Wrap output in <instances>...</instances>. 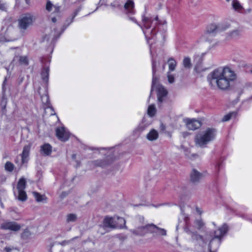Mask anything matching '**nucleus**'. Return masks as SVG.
<instances>
[{
    "mask_svg": "<svg viewBox=\"0 0 252 252\" xmlns=\"http://www.w3.org/2000/svg\"><path fill=\"white\" fill-rule=\"evenodd\" d=\"M237 79L236 72L228 67L214 69L207 76V81L210 87L221 91L229 90Z\"/></svg>",
    "mask_w": 252,
    "mask_h": 252,
    "instance_id": "nucleus-1",
    "label": "nucleus"
},
{
    "mask_svg": "<svg viewBox=\"0 0 252 252\" xmlns=\"http://www.w3.org/2000/svg\"><path fill=\"white\" fill-rule=\"evenodd\" d=\"M216 132V130L212 128H208L200 131L195 137V145L200 147H205L215 138Z\"/></svg>",
    "mask_w": 252,
    "mask_h": 252,
    "instance_id": "nucleus-2",
    "label": "nucleus"
},
{
    "mask_svg": "<svg viewBox=\"0 0 252 252\" xmlns=\"http://www.w3.org/2000/svg\"><path fill=\"white\" fill-rule=\"evenodd\" d=\"M148 231L153 233H157L162 236H165L166 235V231L165 229L158 228L153 224L142 225L139 227L138 226L136 229L132 230V232L133 233L139 235H143Z\"/></svg>",
    "mask_w": 252,
    "mask_h": 252,
    "instance_id": "nucleus-3",
    "label": "nucleus"
},
{
    "mask_svg": "<svg viewBox=\"0 0 252 252\" xmlns=\"http://www.w3.org/2000/svg\"><path fill=\"white\" fill-rule=\"evenodd\" d=\"M26 182L24 178H22L19 180L17 185V192H15V196L17 199L21 202H25L28 199L27 194L25 191Z\"/></svg>",
    "mask_w": 252,
    "mask_h": 252,
    "instance_id": "nucleus-4",
    "label": "nucleus"
},
{
    "mask_svg": "<svg viewBox=\"0 0 252 252\" xmlns=\"http://www.w3.org/2000/svg\"><path fill=\"white\" fill-rule=\"evenodd\" d=\"M32 16L30 14H26L18 21L20 29L26 30L32 23Z\"/></svg>",
    "mask_w": 252,
    "mask_h": 252,
    "instance_id": "nucleus-5",
    "label": "nucleus"
},
{
    "mask_svg": "<svg viewBox=\"0 0 252 252\" xmlns=\"http://www.w3.org/2000/svg\"><path fill=\"white\" fill-rule=\"evenodd\" d=\"M0 228L3 230H9L17 231L20 229L21 226L15 221H6L0 225Z\"/></svg>",
    "mask_w": 252,
    "mask_h": 252,
    "instance_id": "nucleus-6",
    "label": "nucleus"
},
{
    "mask_svg": "<svg viewBox=\"0 0 252 252\" xmlns=\"http://www.w3.org/2000/svg\"><path fill=\"white\" fill-rule=\"evenodd\" d=\"M57 137L62 141L67 140L69 137V133L64 127H58L56 130Z\"/></svg>",
    "mask_w": 252,
    "mask_h": 252,
    "instance_id": "nucleus-7",
    "label": "nucleus"
},
{
    "mask_svg": "<svg viewBox=\"0 0 252 252\" xmlns=\"http://www.w3.org/2000/svg\"><path fill=\"white\" fill-rule=\"evenodd\" d=\"M242 35V30L238 28L225 33V39L229 40L239 38Z\"/></svg>",
    "mask_w": 252,
    "mask_h": 252,
    "instance_id": "nucleus-8",
    "label": "nucleus"
},
{
    "mask_svg": "<svg viewBox=\"0 0 252 252\" xmlns=\"http://www.w3.org/2000/svg\"><path fill=\"white\" fill-rule=\"evenodd\" d=\"M228 228L227 225L224 224L218 230L215 231L214 232V238L211 240L210 244L214 240V238L218 239L219 240V242H220L221 238L228 231Z\"/></svg>",
    "mask_w": 252,
    "mask_h": 252,
    "instance_id": "nucleus-9",
    "label": "nucleus"
},
{
    "mask_svg": "<svg viewBox=\"0 0 252 252\" xmlns=\"http://www.w3.org/2000/svg\"><path fill=\"white\" fill-rule=\"evenodd\" d=\"M186 126L189 129L194 130L199 128L201 126V124L198 120L194 119H187L186 120Z\"/></svg>",
    "mask_w": 252,
    "mask_h": 252,
    "instance_id": "nucleus-10",
    "label": "nucleus"
},
{
    "mask_svg": "<svg viewBox=\"0 0 252 252\" xmlns=\"http://www.w3.org/2000/svg\"><path fill=\"white\" fill-rule=\"evenodd\" d=\"M157 91L158 100L161 103L163 100V97H165L167 94V91L161 85H158L156 86Z\"/></svg>",
    "mask_w": 252,
    "mask_h": 252,
    "instance_id": "nucleus-11",
    "label": "nucleus"
},
{
    "mask_svg": "<svg viewBox=\"0 0 252 252\" xmlns=\"http://www.w3.org/2000/svg\"><path fill=\"white\" fill-rule=\"evenodd\" d=\"M222 29V27L220 25L211 24L209 25L207 29L206 35L209 37L210 34L216 33Z\"/></svg>",
    "mask_w": 252,
    "mask_h": 252,
    "instance_id": "nucleus-12",
    "label": "nucleus"
},
{
    "mask_svg": "<svg viewBox=\"0 0 252 252\" xmlns=\"http://www.w3.org/2000/svg\"><path fill=\"white\" fill-rule=\"evenodd\" d=\"M103 226L105 228H114L118 226L116 224L114 219L112 218H105L103 221Z\"/></svg>",
    "mask_w": 252,
    "mask_h": 252,
    "instance_id": "nucleus-13",
    "label": "nucleus"
},
{
    "mask_svg": "<svg viewBox=\"0 0 252 252\" xmlns=\"http://www.w3.org/2000/svg\"><path fill=\"white\" fill-rule=\"evenodd\" d=\"M31 148V145L29 144L26 145L23 148L22 154V162L24 163L28 161V158L29 156Z\"/></svg>",
    "mask_w": 252,
    "mask_h": 252,
    "instance_id": "nucleus-14",
    "label": "nucleus"
},
{
    "mask_svg": "<svg viewBox=\"0 0 252 252\" xmlns=\"http://www.w3.org/2000/svg\"><path fill=\"white\" fill-rule=\"evenodd\" d=\"M158 138V133L157 130L152 129L147 134L146 138L150 141L157 140Z\"/></svg>",
    "mask_w": 252,
    "mask_h": 252,
    "instance_id": "nucleus-15",
    "label": "nucleus"
},
{
    "mask_svg": "<svg viewBox=\"0 0 252 252\" xmlns=\"http://www.w3.org/2000/svg\"><path fill=\"white\" fill-rule=\"evenodd\" d=\"M41 154L44 156H49L52 153V146L49 144H45L41 146Z\"/></svg>",
    "mask_w": 252,
    "mask_h": 252,
    "instance_id": "nucleus-16",
    "label": "nucleus"
},
{
    "mask_svg": "<svg viewBox=\"0 0 252 252\" xmlns=\"http://www.w3.org/2000/svg\"><path fill=\"white\" fill-rule=\"evenodd\" d=\"M134 3L132 0H128L124 5V8L127 13H134Z\"/></svg>",
    "mask_w": 252,
    "mask_h": 252,
    "instance_id": "nucleus-17",
    "label": "nucleus"
},
{
    "mask_svg": "<svg viewBox=\"0 0 252 252\" xmlns=\"http://www.w3.org/2000/svg\"><path fill=\"white\" fill-rule=\"evenodd\" d=\"M152 71H153V80L151 92L153 91L154 88L156 87L157 83L158 82V78L155 76L156 72V63L155 62L152 63Z\"/></svg>",
    "mask_w": 252,
    "mask_h": 252,
    "instance_id": "nucleus-18",
    "label": "nucleus"
},
{
    "mask_svg": "<svg viewBox=\"0 0 252 252\" xmlns=\"http://www.w3.org/2000/svg\"><path fill=\"white\" fill-rule=\"evenodd\" d=\"M202 174L195 169H193L190 173V179L193 182L199 181L202 178Z\"/></svg>",
    "mask_w": 252,
    "mask_h": 252,
    "instance_id": "nucleus-19",
    "label": "nucleus"
},
{
    "mask_svg": "<svg viewBox=\"0 0 252 252\" xmlns=\"http://www.w3.org/2000/svg\"><path fill=\"white\" fill-rule=\"evenodd\" d=\"M32 194L37 202H46L47 200V198L45 195H41L36 191H33Z\"/></svg>",
    "mask_w": 252,
    "mask_h": 252,
    "instance_id": "nucleus-20",
    "label": "nucleus"
},
{
    "mask_svg": "<svg viewBox=\"0 0 252 252\" xmlns=\"http://www.w3.org/2000/svg\"><path fill=\"white\" fill-rule=\"evenodd\" d=\"M51 7H53V12L59 13L60 11V6L53 4L51 1H48L47 2L46 8L48 11H52Z\"/></svg>",
    "mask_w": 252,
    "mask_h": 252,
    "instance_id": "nucleus-21",
    "label": "nucleus"
},
{
    "mask_svg": "<svg viewBox=\"0 0 252 252\" xmlns=\"http://www.w3.org/2000/svg\"><path fill=\"white\" fill-rule=\"evenodd\" d=\"M180 149L182 152H183L185 155L188 158H191L194 156H195V155L191 154L190 153V149L189 147L186 146L185 145H181L180 146Z\"/></svg>",
    "mask_w": 252,
    "mask_h": 252,
    "instance_id": "nucleus-22",
    "label": "nucleus"
},
{
    "mask_svg": "<svg viewBox=\"0 0 252 252\" xmlns=\"http://www.w3.org/2000/svg\"><path fill=\"white\" fill-rule=\"evenodd\" d=\"M168 63L169 71H174L177 66L176 61L173 58H170L168 60Z\"/></svg>",
    "mask_w": 252,
    "mask_h": 252,
    "instance_id": "nucleus-23",
    "label": "nucleus"
},
{
    "mask_svg": "<svg viewBox=\"0 0 252 252\" xmlns=\"http://www.w3.org/2000/svg\"><path fill=\"white\" fill-rule=\"evenodd\" d=\"M157 112V109L155 107V105L154 104H151L149 106L147 110L148 115L150 117H153L155 116Z\"/></svg>",
    "mask_w": 252,
    "mask_h": 252,
    "instance_id": "nucleus-24",
    "label": "nucleus"
},
{
    "mask_svg": "<svg viewBox=\"0 0 252 252\" xmlns=\"http://www.w3.org/2000/svg\"><path fill=\"white\" fill-rule=\"evenodd\" d=\"M77 219V215L74 214H69L66 217V221L67 222H75Z\"/></svg>",
    "mask_w": 252,
    "mask_h": 252,
    "instance_id": "nucleus-25",
    "label": "nucleus"
},
{
    "mask_svg": "<svg viewBox=\"0 0 252 252\" xmlns=\"http://www.w3.org/2000/svg\"><path fill=\"white\" fill-rule=\"evenodd\" d=\"M232 7L237 11H240L243 9L242 6L237 0H233L232 1Z\"/></svg>",
    "mask_w": 252,
    "mask_h": 252,
    "instance_id": "nucleus-26",
    "label": "nucleus"
},
{
    "mask_svg": "<svg viewBox=\"0 0 252 252\" xmlns=\"http://www.w3.org/2000/svg\"><path fill=\"white\" fill-rule=\"evenodd\" d=\"M183 65L185 67L187 68H190L191 67V63L190 62V59L189 57L184 58L183 61Z\"/></svg>",
    "mask_w": 252,
    "mask_h": 252,
    "instance_id": "nucleus-27",
    "label": "nucleus"
},
{
    "mask_svg": "<svg viewBox=\"0 0 252 252\" xmlns=\"http://www.w3.org/2000/svg\"><path fill=\"white\" fill-rule=\"evenodd\" d=\"M19 62L21 65H27L29 63L28 59L26 56L19 57Z\"/></svg>",
    "mask_w": 252,
    "mask_h": 252,
    "instance_id": "nucleus-28",
    "label": "nucleus"
},
{
    "mask_svg": "<svg viewBox=\"0 0 252 252\" xmlns=\"http://www.w3.org/2000/svg\"><path fill=\"white\" fill-rule=\"evenodd\" d=\"M4 252H19L17 249L12 246H6L3 249Z\"/></svg>",
    "mask_w": 252,
    "mask_h": 252,
    "instance_id": "nucleus-29",
    "label": "nucleus"
},
{
    "mask_svg": "<svg viewBox=\"0 0 252 252\" xmlns=\"http://www.w3.org/2000/svg\"><path fill=\"white\" fill-rule=\"evenodd\" d=\"M49 68H46L43 71L41 74L42 78L45 82L48 81L49 76Z\"/></svg>",
    "mask_w": 252,
    "mask_h": 252,
    "instance_id": "nucleus-30",
    "label": "nucleus"
},
{
    "mask_svg": "<svg viewBox=\"0 0 252 252\" xmlns=\"http://www.w3.org/2000/svg\"><path fill=\"white\" fill-rule=\"evenodd\" d=\"M5 169L6 171L11 172L14 169V165L13 163L9 161L6 162L5 164Z\"/></svg>",
    "mask_w": 252,
    "mask_h": 252,
    "instance_id": "nucleus-31",
    "label": "nucleus"
},
{
    "mask_svg": "<svg viewBox=\"0 0 252 252\" xmlns=\"http://www.w3.org/2000/svg\"><path fill=\"white\" fill-rule=\"evenodd\" d=\"M146 127V126L144 124H140L139 126L134 129V132H141L143 131Z\"/></svg>",
    "mask_w": 252,
    "mask_h": 252,
    "instance_id": "nucleus-32",
    "label": "nucleus"
},
{
    "mask_svg": "<svg viewBox=\"0 0 252 252\" xmlns=\"http://www.w3.org/2000/svg\"><path fill=\"white\" fill-rule=\"evenodd\" d=\"M168 81L169 83L172 84L174 82V77L173 75L171 74L169 72H167V74Z\"/></svg>",
    "mask_w": 252,
    "mask_h": 252,
    "instance_id": "nucleus-33",
    "label": "nucleus"
},
{
    "mask_svg": "<svg viewBox=\"0 0 252 252\" xmlns=\"http://www.w3.org/2000/svg\"><path fill=\"white\" fill-rule=\"evenodd\" d=\"M233 115H235V114L234 113H231L224 116L222 119V121L224 122L229 121Z\"/></svg>",
    "mask_w": 252,
    "mask_h": 252,
    "instance_id": "nucleus-34",
    "label": "nucleus"
},
{
    "mask_svg": "<svg viewBox=\"0 0 252 252\" xmlns=\"http://www.w3.org/2000/svg\"><path fill=\"white\" fill-rule=\"evenodd\" d=\"M195 224L196 227L199 229L201 228L204 225V223L201 220H196L195 221Z\"/></svg>",
    "mask_w": 252,
    "mask_h": 252,
    "instance_id": "nucleus-35",
    "label": "nucleus"
},
{
    "mask_svg": "<svg viewBox=\"0 0 252 252\" xmlns=\"http://www.w3.org/2000/svg\"><path fill=\"white\" fill-rule=\"evenodd\" d=\"M142 20V22L143 23V24H144L145 23H152L151 20L150 18H149L148 17H145L144 16H143Z\"/></svg>",
    "mask_w": 252,
    "mask_h": 252,
    "instance_id": "nucleus-36",
    "label": "nucleus"
},
{
    "mask_svg": "<svg viewBox=\"0 0 252 252\" xmlns=\"http://www.w3.org/2000/svg\"><path fill=\"white\" fill-rule=\"evenodd\" d=\"M151 24L152 23H145L144 24L143 26L145 28L148 29L151 28Z\"/></svg>",
    "mask_w": 252,
    "mask_h": 252,
    "instance_id": "nucleus-37",
    "label": "nucleus"
},
{
    "mask_svg": "<svg viewBox=\"0 0 252 252\" xmlns=\"http://www.w3.org/2000/svg\"><path fill=\"white\" fill-rule=\"evenodd\" d=\"M5 8V4L1 2L0 0V9L4 10Z\"/></svg>",
    "mask_w": 252,
    "mask_h": 252,
    "instance_id": "nucleus-38",
    "label": "nucleus"
},
{
    "mask_svg": "<svg viewBox=\"0 0 252 252\" xmlns=\"http://www.w3.org/2000/svg\"><path fill=\"white\" fill-rule=\"evenodd\" d=\"M129 19L133 22H134L135 23H136L137 24H138L141 28V29H142V27L138 24V23L137 22L136 20H135V19L133 17H129Z\"/></svg>",
    "mask_w": 252,
    "mask_h": 252,
    "instance_id": "nucleus-39",
    "label": "nucleus"
},
{
    "mask_svg": "<svg viewBox=\"0 0 252 252\" xmlns=\"http://www.w3.org/2000/svg\"><path fill=\"white\" fill-rule=\"evenodd\" d=\"M117 219H118V220H119L120 222H123L124 224L125 223V220L123 218H118Z\"/></svg>",
    "mask_w": 252,
    "mask_h": 252,
    "instance_id": "nucleus-40",
    "label": "nucleus"
},
{
    "mask_svg": "<svg viewBox=\"0 0 252 252\" xmlns=\"http://www.w3.org/2000/svg\"><path fill=\"white\" fill-rule=\"evenodd\" d=\"M6 101L5 99H2L1 101V105H3V107H5Z\"/></svg>",
    "mask_w": 252,
    "mask_h": 252,
    "instance_id": "nucleus-41",
    "label": "nucleus"
},
{
    "mask_svg": "<svg viewBox=\"0 0 252 252\" xmlns=\"http://www.w3.org/2000/svg\"><path fill=\"white\" fill-rule=\"evenodd\" d=\"M52 21L53 22V23H55L56 21H57V19L55 17H53L52 18Z\"/></svg>",
    "mask_w": 252,
    "mask_h": 252,
    "instance_id": "nucleus-42",
    "label": "nucleus"
},
{
    "mask_svg": "<svg viewBox=\"0 0 252 252\" xmlns=\"http://www.w3.org/2000/svg\"><path fill=\"white\" fill-rule=\"evenodd\" d=\"M72 158L73 159H75V158H76V155H74H74H72Z\"/></svg>",
    "mask_w": 252,
    "mask_h": 252,
    "instance_id": "nucleus-43",
    "label": "nucleus"
},
{
    "mask_svg": "<svg viewBox=\"0 0 252 252\" xmlns=\"http://www.w3.org/2000/svg\"><path fill=\"white\" fill-rule=\"evenodd\" d=\"M186 207H185V208H184V209L183 211H186Z\"/></svg>",
    "mask_w": 252,
    "mask_h": 252,
    "instance_id": "nucleus-44",
    "label": "nucleus"
},
{
    "mask_svg": "<svg viewBox=\"0 0 252 252\" xmlns=\"http://www.w3.org/2000/svg\"><path fill=\"white\" fill-rule=\"evenodd\" d=\"M51 9H52V11L53 9V7H51Z\"/></svg>",
    "mask_w": 252,
    "mask_h": 252,
    "instance_id": "nucleus-45",
    "label": "nucleus"
},
{
    "mask_svg": "<svg viewBox=\"0 0 252 252\" xmlns=\"http://www.w3.org/2000/svg\"><path fill=\"white\" fill-rule=\"evenodd\" d=\"M227 1H229L230 0H226Z\"/></svg>",
    "mask_w": 252,
    "mask_h": 252,
    "instance_id": "nucleus-46",
    "label": "nucleus"
},
{
    "mask_svg": "<svg viewBox=\"0 0 252 252\" xmlns=\"http://www.w3.org/2000/svg\"><path fill=\"white\" fill-rule=\"evenodd\" d=\"M26 1H27V0H26Z\"/></svg>",
    "mask_w": 252,
    "mask_h": 252,
    "instance_id": "nucleus-47",
    "label": "nucleus"
}]
</instances>
